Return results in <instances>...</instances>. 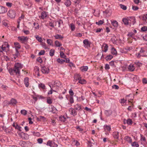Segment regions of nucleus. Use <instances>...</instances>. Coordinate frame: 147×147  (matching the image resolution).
Instances as JSON below:
<instances>
[{"label": "nucleus", "mask_w": 147, "mask_h": 147, "mask_svg": "<svg viewBox=\"0 0 147 147\" xmlns=\"http://www.w3.org/2000/svg\"><path fill=\"white\" fill-rule=\"evenodd\" d=\"M84 47L86 48H88L90 47L91 43L88 39H85L83 40Z\"/></svg>", "instance_id": "6"}, {"label": "nucleus", "mask_w": 147, "mask_h": 147, "mask_svg": "<svg viewBox=\"0 0 147 147\" xmlns=\"http://www.w3.org/2000/svg\"><path fill=\"white\" fill-rule=\"evenodd\" d=\"M38 86L39 88H41L43 89H45V85L42 83H40V84H39Z\"/></svg>", "instance_id": "45"}, {"label": "nucleus", "mask_w": 147, "mask_h": 147, "mask_svg": "<svg viewBox=\"0 0 147 147\" xmlns=\"http://www.w3.org/2000/svg\"><path fill=\"white\" fill-rule=\"evenodd\" d=\"M19 135L22 138L23 140H27L28 138V136L23 132L19 134Z\"/></svg>", "instance_id": "5"}, {"label": "nucleus", "mask_w": 147, "mask_h": 147, "mask_svg": "<svg viewBox=\"0 0 147 147\" xmlns=\"http://www.w3.org/2000/svg\"><path fill=\"white\" fill-rule=\"evenodd\" d=\"M18 38L19 39L22 41V42L27 41L28 39V38L27 36H19L18 37Z\"/></svg>", "instance_id": "11"}, {"label": "nucleus", "mask_w": 147, "mask_h": 147, "mask_svg": "<svg viewBox=\"0 0 147 147\" xmlns=\"http://www.w3.org/2000/svg\"><path fill=\"white\" fill-rule=\"evenodd\" d=\"M69 94L71 96H73L74 95V93L73 92V91L71 89H70L69 90Z\"/></svg>", "instance_id": "61"}, {"label": "nucleus", "mask_w": 147, "mask_h": 147, "mask_svg": "<svg viewBox=\"0 0 147 147\" xmlns=\"http://www.w3.org/2000/svg\"><path fill=\"white\" fill-rule=\"evenodd\" d=\"M49 86L51 88V90L48 92V94H52V93H53V91H54V92H56V91H55V90H53L52 88L53 87V86H52V87H51V86L50 85H49Z\"/></svg>", "instance_id": "42"}, {"label": "nucleus", "mask_w": 147, "mask_h": 147, "mask_svg": "<svg viewBox=\"0 0 147 147\" xmlns=\"http://www.w3.org/2000/svg\"><path fill=\"white\" fill-rule=\"evenodd\" d=\"M60 120L61 121H63V122L65 121V117L64 116H63V117H59Z\"/></svg>", "instance_id": "53"}, {"label": "nucleus", "mask_w": 147, "mask_h": 147, "mask_svg": "<svg viewBox=\"0 0 147 147\" xmlns=\"http://www.w3.org/2000/svg\"><path fill=\"white\" fill-rule=\"evenodd\" d=\"M141 30L143 32H145L147 30V26H144L141 28Z\"/></svg>", "instance_id": "52"}, {"label": "nucleus", "mask_w": 147, "mask_h": 147, "mask_svg": "<svg viewBox=\"0 0 147 147\" xmlns=\"http://www.w3.org/2000/svg\"><path fill=\"white\" fill-rule=\"evenodd\" d=\"M55 50L52 49H51L49 52V55L51 57L53 56L54 55V53H55Z\"/></svg>", "instance_id": "35"}, {"label": "nucleus", "mask_w": 147, "mask_h": 147, "mask_svg": "<svg viewBox=\"0 0 147 147\" xmlns=\"http://www.w3.org/2000/svg\"><path fill=\"white\" fill-rule=\"evenodd\" d=\"M36 39L40 42H42V38L41 37H39L38 36H37L36 37Z\"/></svg>", "instance_id": "51"}, {"label": "nucleus", "mask_w": 147, "mask_h": 147, "mask_svg": "<svg viewBox=\"0 0 147 147\" xmlns=\"http://www.w3.org/2000/svg\"><path fill=\"white\" fill-rule=\"evenodd\" d=\"M80 75L77 74L75 75V78L76 80H79L78 82L82 84H84L86 83V81L84 79H81Z\"/></svg>", "instance_id": "2"}, {"label": "nucleus", "mask_w": 147, "mask_h": 147, "mask_svg": "<svg viewBox=\"0 0 147 147\" xmlns=\"http://www.w3.org/2000/svg\"><path fill=\"white\" fill-rule=\"evenodd\" d=\"M70 27L71 31H74L75 29V26L74 24L71 23L70 24Z\"/></svg>", "instance_id": "44"}, {"label": "nucleus", "mask_w": 147, "mask_h": 147, "mask_svg": "<svg viewBox=\"0 0 147 147\" xmlns=\"http://www.w3.org/2000/svg\"><path fill=\"white\" fill-rule=\"evenodd\" d=\"M7 11L6 8L2 6H0V13L3 14L5 13Z\"/></svg>", "instance_id": "10"}, {"label": "nucleus", "mask_w": 147, "mask_h": 147, "mask_svg": "<svg viewBox=\"0 0 147 147\" xmlns=\"http://www.w3.org/2000/svg\"><path fill=\"white\" fill-rule=\"evenodd\" d=\"M129 22L131 23V24H132L133 25H134L136 22V18L135 17H130L129 18Z\"/></svg>", "instance_id": "13"}, {"label": "nucleus", "mask_w": 147, "mask_h": 147, "mask_svg": "<svg viewBox=\"0 0 147 147\" xmlns=\"http://www.w3.org/2000/svg\"><path fill=\"white\" fill-rule=\"evenodd\" d=\"M132 9L135 11H136L139 8L137 6H133L132 7Z\"/></svg>", "instance_id": "63"}, {"label": "nucleus", "mask_w": 147, "mask_h": 147, "mask_svg": "<svg viewBox=\"0 0 147 147\" xmlns=\"http://www.w3.org/2000/svg\"><path fill=\"white\" fill-rule=\"evenodd\" d=\"M17 102L16 99L12 98L10 100V102L9 103V104H11L13 105H14L16 104Z\"/></svg>", "instance_id": "21"}, {"label": "nucleus", "mask_w": 147, "mask_h": 147, "mask_svg": "<svg viewBox=\"0 0 147 147\" xmlns=\"http://www.w3.org/2000/svg\"><path fill=\"white\" fill-rule=\"evenodd\" d=\"M45 51L44 50H41L38 53V55H43L45 54Z\"/></svg>", "instance_id": "57"}, {"label": "nucleus", "mask_w": 147, "mask_h": 147, "mask_svg": "<svg viewBox=\"0 0 147 147\" xmlns=\"http://www.w3.org/2000/svg\"><path fill=\"white\" fill-rule=\"evenodd\" d=\"M105 114L107 116H109L112 114V111L111 110H106L105 111Z\"/></svg>", "instance_id": "26"}, {"label": "nucleus", "mask_w": 147, "mask_h": 147, "mask_svg": "<svg viewBox=\"0 0 147 147\" xmlns=\"http://www.w3.org/2000/svg\"><path fill=\"white\" fill-rule=\"evenodd\" d=\"M71 114L74 116H75L77 115V112L74 109H72Z\"/></svg>", "instance_id": "29"}, {"label": "nucleus", "mask_w": 147, "mask_h": 147, "mask_svg": "<svg viewBox=\"0 0 147 147\" xmlns=\"http://www.w3.org/2000/svg\"><path fill=\"white\" fill-rule=\"evenodd\" d=\"M113 58V56L111 55H107L105 59L107 60H110Z\"/></svg>", "instance_id": "39"}, {"label": "nucleus", "mask_w": 147, "mask_h": 147, "mask_svg": "<svg viewBox=\"0 0 147 147\" xmlns=\"http://www.w3.org/2000/svg\"><path fill=\"white\" fill-rule=\"evenodd\" d=\"M2 24L5 26H7V21L6 20H4L2 21Z\"/></svg>", "instance_id": "50"}, {"label": "nucleus", "mask_w": 147, "mask_h": 147, "mask_svg": "<svg viewBox=\"0 0 147 147\" xmlns=\"http://www.w3.org/2000/svg\"><path fill=\"white\" fill-rule=\"evenodd\" d=\"M54 37L56 39H62L63 38V37L61 35L58 34L55 36Z\"/></svg>", "instance_id": "27"}, {"label": "nucleus", "mask_w": 147, "mask_h": 147, "mask_svg": "<svg viewBox=\"0 0 147 147\" xmlns=\"http://www.w3.org/2000/svg\"><path fill=\"white\" fill-rule=\"evenodd\" d=\"M111 24L114 27H117L118 25V23L116 20L113 21L111 22Z\"/></svg>", "instance_id": "24"}, {"label": "nucleus", "mask_w": 147, "mask_h": 147, "mask_svg": "<svg viewBox=\"0 0 147 147\" xmlns=\"http://www.w3.org/2000/svg\"><path fill=\"white\" fill-rule=\"evenodd\" d=\"M135 63L136 65L139 67H140L142 65V63L140 62L139 61H136Z\"/></svg>", "instance_id": "46"}, {"label": "nucleus", "mask_w": 147, "mask_h": 147, "mask_svg": "<svg viewBox=\"0 0 147 147\" xmlns=\"http://www.w3.org/2000/svg\"><path fill=\"white\" fill-rule=\"evenodd\" d=\"M104 45H105L104 48V51L105 52H106L108 50V47L107 44H105Z\"/></svg>", "instance_id": "49"}, {"label": "nucleus", "mask_w": 147, "mask_h": 147, "mask_svg": "<svg viewBox=\"0 0 147 147\" xmlns=\"http://www.w3.org/2000/svg\"><path fill=\"white\" fill-rule=\"evenodd\" d=\"M23 67V65L19 63H15L14 68L16 71V75H20V69Z\"/></svg>", "instance_id": "1"}, {"label": "nucleus", "mask_w": 147, "mask_h": 147, "mask_svg": "<svg viewBox=\"0 0 147 147\" xmlns=\"http://www.w3.org/2000/svg\"><path fill=\"white\" fill-rule=\"evenodd\" d=\"M75 109L76 110H80L81 109V106L79 104H77L74 106Z\"/></svg>", "instance_id": "28"}, {"label": "nucleus", "mask_w": 147, "mask_h": 147, "mask_svg": "<svg viewBox=\"0 0 147 147\" xmlns=\"http://www.w3.org/2000/svg\"><path fill=\"white\" fill-rule=\"evenodd\" d=\"M53 86L55 85L58 87H60L61 86V84L60 82L58 80H56L55 81H52L51 82Z\"/></svg>", "instance_id": "7"}, {"label": "nucleus", "mask_w": 147, "mask_h": 147, "mask_svg": "<svg viewBox=\"0 0 147 147\" xmlns=\"http://www.w3.org/2000/svg\"><path fill=\"white\" fill-rule=\"evenodd\" d=\"M71 2L69 0H66V1L64 3L65 4L67 7H69L71 5Z\"/></svg>", "instance_id": "25"}, {"label": "nucleus", "mask_w": 147, "mask_h": 147, "mask_svg": "<svg viewBox=\"0 0 147 147\" xmlns=\"http://www.w3.org/2000/svg\"><path fill=\"white\" fill-rule=\"evenodd\" d=\"M7 15L11 18H14L16 16L15 11L12 10H10L7 13Z\"/></svg>", "instance_id": "3"}, {"label": "nucleus", "mask_w": 147, "mask_h": 147, "mask_svg": "<svg viewBox=\"0 0 147 147\" xmlns=\"http://www.w3.org/2000/svg\"><path fill=\"white\" fill-rule=\"evenodd\" d=\"M2 46H3V47H7V51H9V45L8 43L5 42L3 45H2Z\"/></svg>", "instance_id": "23"}, {"label": "nucleus", "mask_w": 147, "mask_h": 147, "mask_svg": "<svg viewBox=\"0 0 147 147\" xmlns=\"http://www.w3.org/2000/svg\"><path fill=\"white\" fill-rule=\"evenodd\" d=\"M8 71L10 74L11 75H13L15 73H16V71L14 68L13 69H12V68L9 69L8 70Z\"/></svg>", "instance_id": "14"}, {"label": "nucleus", "mask_w": 147, "mask_h": 147, "mask_svg": "<svg viewBox=\"0 0 147 147\" xmlns=\"http://www.w3.org/2000/svg\"><path fill=\"white\" fill-rule=\"evenodd\" d=\"M132 123L133 122L131 119H128L126 121V123L128 125H131Z\"/></svg>", "instance_id": "38"}, {"label": "nucleus", "mask_w": 147, "mask_h": 147, "mask_svg": "<svg viewBox=\"0 0 147 147\" xmlns=\"http://www.w3.org/2000/svg\"><path fill=\"white\" fill-rule=\"evenodd\" d=\"M47 145L50 146V147H57V145L56 144H55L54 142L51 141H48L47 143Z\"/></svg>", "instance_id": "8"}, {"label": "nucleus", "mask_w": 147, "mask_h": 147, "mask_svg": "<svg viewBox=\"0 0 147 147\" xmlns=\"http://www.w3.org/2000/svg\"><path fill=\"white\" fill-rule=\"evenodd\" d=\"M47 14L45 11H43L41 13V17L42 19H44L47 16Z\"/></svg>", "instance_id": "19"}, {"label": "nucleus", "mask_w": 147, "mask_h": 147, "mask_svg": "<svg viewBox=\"0 0 147 147\" xmlns=\"http://www.w3.org/2000/svg\"><path fill=\"white\" fill-rule=\"evenodd\" d=\"M55 44L57 47H60L62 45L61 43L58 41H55Z\"/></svg>", "instance_id": "34"}, {"label": "nucleus", "mask_w": 147, "mask_h": 147, "mask_svg": "<svg viewBox=\"0 0 147 147\" xmlns=\"http://www.w3.org/2000/svg\"><path fill=\"white\" fill-rule=\"evenodd\" d=\"M131 145L133 146H135L136 147H138L139 145L137 142H134L131 144Z\"/></svg>", "instance_id": "47"}, {"label": "nucleus", "mask_w": 147, "mask_h": 147, "mask_svg": "<svg viewBox=\"0 0 147 147\" xmlns=\"http://www.w3.org/2000/svg\"><path fill=\"white\" fill-rule=\"evenodd\" d=\"M111 52L113 55H116L117 54V51L116 49L114 47H112L111 48Z\"/></svg>", "instance_id": "22"}, {"label": "nucleus", "mask_w": 147, "mask_h": 147, "mask_svg": "<svg viewBox=\"0 0 147 147\" xmlns=\"http://www.w3.org/2000/svg\"><path fill=\"white\" fill-rule=\"evenodd\" d=\"M0 48H1L2 49L3 51H5L6 52L7 51H8L6 50V49H7V47H3V46H1V47H0Z\"/></svg>", "instance_id": "58"}, {"label": "nucleus", "mask_w": 147, "mask_h": 147, "mask_svg": "<svg viewBox=\"0 0 147 147\" xmlns=\"http://www.w3.org/2000/svg\"><path fill=\"white\" fill-rule=\"evenodd\" d=\"M114 138L116 139H118L119 138V133L118 132H115L113 134Z\"/></svg>", "instance_id": "18"}, {"label": "nucleus", "mask_w": 147, "mask_h": 147, "mask_svg": "<svg viewBox=\"0 0 147 147\" xmlns=\"http://www.w3.org/2000/svg\"><path fill=\"white\" fill-rule=\"evenodd\" d=\"M60 57L62 58H65L66 57V55L64 54L63 52L60 51Z\"/></svg>", "instance_id": "36"}, {"label": "nucleus", "mask_w": 147, "mask_h": 147, "mask_svg": "<svg viewBox=\"0 0 147 147\" xmlns=\"http://www.w3.org/2000/svg\"><path fill=\"white\" fill-rule=\"evenodd\" d=\"M6 5L8 7H11L12 5V3H11L7 2L6 3Z\"/></svg>", "instance_id": "62"}, {"label": "nucleus", "mask_w": 147, "mask_h": 147, "mask_svg": "<svg viewBox=\"0 0 147 147\" xmlns=\"http://www.w3.org/2000/svg\"><path fill=\"white\" fill-rule=\"evenodd\" d=\"M120 7L124 10H126L127 9V7L123 5L120 4Z\"/></svg>", "instance_id": "48"}, {"label": "nucleus", "mask_w": 147, "mask_h": 147, "mask_svg": "<svg viewBox=\"0 0 147 147\" xmlns=\"http://www.w3.org/2000/svg\"><path fill=\"white\" fill-rule=\"evenodd\" d=\"M124 139L129 143H131L132 142L131 139V138L129 136H125L124 138Z\"/></svg>", "instance_id": "17"}, {"label": "nucleus", "mask_w": 147, "mask_h": 147, "mask_svg": "<svg viewBox=\"0 0 147 147\" xmlns=\"http://www.w3.org/2000/svg\"><path fill=\"white\" fill-rule=\"evenodd\" d=\"M145 51L143 49V48H141L140 50V51L139 53L138 54H136L138 58H140V56H143L142 55H141L140 53H143Z\"/></svg>", "instance_id": "15"}, {"label": "nucleus", "mask_w": 147, "mask_h": 147, "mask_svg": "<svg viewBox=\"0 0 147 147\" xmlns=\"http://www.w3.org/2000/svg\"><path fill=\"white\" fill-rule=\"evenodd\" d=\"M45 119V117L44 116H39L37 118V120L38 121H40L42 120L44 121Z\"/></svg>", "instance_id": "31"}, {"label": "nucleus", "mask_w": 147, "mask_h": 147, "mask_svg": "<svg viewBox=\"0 0 147 147\" xmlns=\"http://www.w3.org/2000/svg\"><path fill=\"white\" fill-rule=\"evenodd\" d=\"M13 126L15 127L16 129H17L20 131H21L20 129L21 128V127L20 126H19L18 124H17L15 125V124H13Z\"/></svg>", "instance_id": "43"}, {"label": "nucleus", "mask_w": 147, "mask_h": 147, "mask_svg": "<svg viewBox=\"0 0 147 147\" xmlns=\"http://www.w3.org/2000/svg\"><path fill=\"white\" fill-rule=\"evenodd\" d=\"M57 61L58 63L61 64H62L65 62V60L58 58L57 59Z\"/></svg>", "instance_id": "33"}, {"label": "nucleus", "mask_w": 147, "mask_h": 147, "mask_svg": "<svg viewBox=\"0 0 147 147\" xmlns=\"http://www.w3.org/2000/svg\"><path fill=\"white\" fill-rule=\"evenodd\" d=\"M21 113L24 115H26L27 114V111L25 109H23L21 110Z\"/></svg>", "instance_id": "41"}, {"label": "nucleus", "mask_w": 147, "mask_h": 147, "mask_svg": "<svg viewBox=\"0 0 147 147\" xmlns=\"http://www.w3.org/2000/svg\"><path fill=\"white\" fill-rule=\"evenodd\" d=\"M104 23V22L103 21L101 20H100L98 22H96V24H97L98 25H100Z\"/></svg>", "instance_id": "55"}, {"label": "nucleus", "mask_w": 147, "mask_h": 147, "mask_svg": "<svg viewBox=\"0 0 147 147\" xmlns=\"http://www.w3.org/2000/svg\"><path fill=\"white\" fill-rule=\"evenodd\" d=\"M104 128L109 131H110L111 130L110 125H105L104 126Z\"/></svg>", "instance_id": "40"}, {"label": "nucleus", "mask_w": 147, "mask_h": 147, "mask_svg": "<svg viewBox=\"0 0 147 147\" xmlns=\"http://www.w3.org/2000/svg\"><path fill=\"white\" fill-rule=\"evenodd\" d=\"M70 102L71 103H73L74 102V100L73 98V96H70V100H69Z\"/></svg>", "instance_id": "60"}, {"label": "nucleus", "mask_w": 147, "mask_h": 147, "mask_svg": "<svg viewBox=\"0 0 147 147\" xmlns=\"http://www.w3.org/2000/svg\"><path fill=\"white\" fill-rule=\"evenodd\" d=\"M47 42L48 44L50 45H52L53 41L50 39H47Z\"/></svg>", "instance_id": "54"}, {"label": "nucleus", "mask_w": 147, "mask_h": 147, "mask_svg": "<svg viewBox=\"0 0 147 147\" xmlns=\"http://www.w3.org/2000/svg\"><path fill=\"white\" fill-rule=\"evenodd\" d=\"M128 69L130 71H134L135 68L134 65L131 64L129 66Z\"/></svg>", "instance_id": "30"}, {"label": "nucleus", "mask_w": 147, "mask_h": 147, "mask_svg": "<svg viewBox=\"0 0 147 147\" xmlns=\"http://www.w3.org/2000/svg\"><path fill=\"white\" fill-rule=\"evenodd\" d=\"M29 78L28 77H26L24 80V83L26 87H28L29 86Z\"/></svg>", "instance_id": "16"}, {"label": "nucleus", "mask_w": 147, "mask_h": 147, "mask_svg": "<svg viewBox=\"0 0 147 147\" xmlns=\"http://www.w3.org/2000/svg\"><path fill=\"white\" fill-rule=\"evenodd\" d=\"M41 71L43 73L47 74L49 73V69L48 67H46L45 66H43L42 67Z\"/></svg>", "instance_id": "4"}, {"label": "nucleus", "mask_w": 147, "mask_h": 147, "mask_svg": "<svg viewBox=\"0 0 147 147\" xmlns=\"http://www.w3.org/2000/svg\"><path fill=\"white\" fill-rule=\"evenodd\" d=\"M112 88H114L115 89H118L119 88V87L118 86L115 84L113 86Z\"/></svg>", "instance_id": "64"}, {"label": "nucleus", "mask_w": 147, "mask_h": 147, "mask_svg": "<svg viewBox=\"0 0 147 147\" xmlns=\"http://www.w3.org/2000/svg\"><path fill=\"white\" fill-rule=\"evenodd\" d=\"M47 103L48 104H50L52 103V101L50 97H48L47 99Z\"/></svg>", "instance_id": "37"}, {"label": "nucleus", "mask_w": 147, "mask_h": 147, "mask_svg": "<svg viewBox=\"0 0 147 147\" xmlns=\"http://www.w3.org/2000/svg\"><path fill=\"white\" fill-rule=\"evenodd\" d=\"M88 66H82L80 67V69L81 71L82 72L84 71H87L88 69Z\"/></svg>", "instance_id": "20"}, {"label": "nucleus", "mask_w": 147, "mask_h": 147, "mask_svg": "<svg viewBox=\"0 0 147 147\" xmlns=\"http://www.w3.org/2000/svg\"><path fill=\"white\" fill-rule=\"evenodd\" d=\"M14 45H15V48L20 49L21 48V46L19 43L18 42H14Z\"/></svg>", "instance_id": "32"}, {"label": "nucleus", "mask_w": 147, "mask_h": 147, "mask_svg": "<svg viewBox=\"0 0 147 147\" xmlns=\"http://www.w3.org/2000/svg\"><path fill=\"white\" fill-rule=\"evenodd\" d=\"M36 60L38 62L40 63H42L43 62L42 58L40 57L37 58Z\"/></svg>", "instance_id": "56"}, {"label": "nucleus", "mask_w": 147, "mask_h": 147, "mask_svg": "<svg viewBox=\"0 0 147 147\" xmlns=\"http://www.w3.org/2000/svg\"><path fill=\"white\" fill-rule=\"evenodd\" d=\"M57 110L52 105H49V111L53 113L55 112V111Z\"/></svg>", "instance_id": "9"}, {"label": "nucleus", "mask_w": 147, "mask_h": 147, "mask_svg": "<svg viewBox=\"0 0 147 147\" xmlns=\"http://www.w3.org/2000/svg\"><path fill=\"white\" fill-rule=\"evenodd\" d=\"M122 21L125 25H127L129 24L130 26L131 25V23L129 22V20L126 18H123L122 19Z\"/></svg>", "instance_id": "12"}, {"label": "nucleus", "mask_w": 147, "mask_h": 147, "mask_svg": "<svg viewBox=\"0 0 147 147\" xmlns=\"http://www.w3.org/2000/svg\"><path fill=\"white\" fill-rule=\"evenodd\" d=\"M16 53H15V55L17 57H18L19 56H20V54L19 53L18 51V49H17L16 48Z\"/></svg>", "instance_id": "59"}]
</instances>
